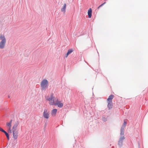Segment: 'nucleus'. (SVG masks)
Returning a JSON list of instances; mask_svg holds the SVG:
<instances>
[{"mask_svg": "<svg viewBox=\"0 0 148 148\" xmlns=\"http://www.w3.org/2000/svg\"><path fill=\"white\" fill-rule=\"evenodd\" d=\"M48 82L47 80L44 79L42 80L40 83V87L42 90H46L48 87Z\"/></svg>", "mask_w": 148, "mask_h": 148, "instance_id": "1", "label": "nucleus"}, {"mask_svg": "<svg viewBox=\"0 0 148 148\" xmlns=\"http://www.w3.org/2000/svg\"><path fill=\"white\" fill-rule=\"evenodd\" d=\"M0 39L1 41L0 42V49H3L4 48L6 42V39L4 36H0Z\"/></svg>", "mask_w": 148, "mask_h": 148, "instance_id": "2", "label": "nucleus"}, {"mask_svg": "<svg viewBox=\"0 0 148 148\" xmlns=\"http://www.w3.org/2000/svg\"><path fill=\"white\" fill-rule=\"evenodd\" d=\"M125 138L124 136H121L120 137L118 143V145L119 147L120 148L123 145V141Z\"/></svg>", "mask_w": 148, "mask_h": 148, "instance_id": "3", "label": "nucleus"}, {"mask_svg": "<svg viewBox=\"0 0 148 148\" xmlns=\"http://www.w3.org/2000/svg\"><path fill=\"white\" fill-rule=\"evenodd\" d=\"M49 113L47 109H45L43 113V116L46 119H48L49 117Z\"/></svg>", "mask_w": 148, "mask_h": 148, "instance_id": "4", "label": "nucleus"}, {"mask_svg": "<svg viewBox=\"0 0 148 148\" xmlns=\"http://www.w3.org/2000/svg\"><path fill=\"white\" fill-rule=\"evenodd\" d=\"M54 105L55 106H57L58 107L61 108L63 107V104L62 103H61L60 101L57 100L55 103Z\"/></svg>", "mask_w": 148, "mask_h": 148, "instance_id": "5", "label": "nucleus"}, {"mask_svg": "<svg viewBox=\"0 0 148 148\" xmlns=\"http://www.w3.org/2000/svg\"><path fill=\"white\" fill-rule=\"evenodd\" d=\"M13 135L14 138L16 139L17 138L18 132L16 130H12Z\"/></svg>", "mask_w": 148, "mask_h": 148, "instance_id": "6", "label": "nucleus"}, {"mask_svg": "<svg viewBox=\"0 0 148 148\" xmlns=\"http://www.w3.org/2000/svg\"><path fill=\"white\" fill-rule=\"evenodd\" d=\"M19 124V122L18 121L16 122L14 125L13 126L12 130H16L17 127Z\"/></svg>", "mask_w": 148, "mask_h": 148, "instance_id": "7", "label": "nucleus"}, {"mask_svg": "<svg viewBox=\"0 0 148 148\" xmlns=\"http://www.w3.org/2000/svg\"><path fill=\"white\" fill-rule=\"evenodd\" d=\"M114 97V96L112 95H110L107 100V102H112V99H113Z\"/></svg>", "mask_w": 148, "mask_h": 148, "instance_id": "8", "label": "nucleus"}, {"mask_svg": "<svg viewBox=\"0 0 148 148\" xmlns=\"http://www.w3.org/2000/svg\"><path fill=\"white\" fill-rule=\"evenodd\" d=\"M88 18H91L92 15V10L91 8H89V9L88 10Z\"/></svg>", "mask_w": 148, "mask_h": 148, "instance_id": "9", "label": "nucleus"}, {"mask_svg": "<svg viewBox=\"0 0 148 148\" xmlns=\"http://www.w3.org/2000/svg\"><path fill=\"white\" fill-rule=\"evenodd\" d=\"M124 126H122L120 130L121 133L120 134L121 135V136H123V135L124 134Z\"/></svg>", "mask_w": 148, "mask_h": 148, "instance_id": "10", "label": "nucleus"}, {"mask_svg": "<svg viewBox=\"0 0 148 148\" xmlns=\"http://www.w3.org/2000/svg\"><path fill=\"white\" fill-rule=\"evenodd\" d=\"M66 5V3H65L64 4L62 8H61V10L62 12H63L64 13L65 12Z\"/></svg>", "mask_w": 148, "mask_h": 148, "instance_id": "11", "label": "nucleus"}, {"mask_svg": "<svg viewBox=\"0 0 148 148\" xmlns=\"http://www.w3.org/2000/svg\"><path fill=\"white\" fill-rule=\"evenodd\" d=\"M107 103H108L107 107L108 109V110H110L112 108V107L113 106V104L112 102H107Z\"/></svg>", "mask_w": 148, "mask_h": 148, "instance_id": "12", "label": "nucleus"}, {"mask_svg": "<svg viewBox=\"0 0 148 148\" xmlns=\"http://www.w3.org/2000/svg\"><path fill=\"white\" fill-rule=\"evenodd\" d=\"M57 111V110L56 109H54L51 111V114L52 115H55Z\"/></svg>", "mask_w": 148, "mask_h": 148, "instance_id": "13", "label": "nucleus"}, {"mask_svg": "<svg viewBox=\"0 0 148 148\" xmlns=\"http://www.w3.org/2000/svg\"><path fill=\"white\" fill-rule=\"evenodd\" d=\"M53 93H51L50 97L47 100L49 101H50L51 100H53Z\"/></svg>", "mask_w": 148, "mask_h": 148, "instance_id": "14", "label": "nucleus"}, {"mask_svg": "<svg viewBox=\"0 0 148 148\" xmlns=\"http://www.w3.org/2000/svg\"><path fill=\"white\" fill-rule=\"evenodd\" d=\"M4 133L5 134L7 138V139L9 140L10 139V136L8 134L7 132L5 131Z\"/></svg>", "mask_w": 148, "mask_h": 148, "instance_id": "15", "label": "nucleus"}, {"mask_svg": "<svg viewBox=\"0 0 148 148\" xmlns=\"http://www.w3.org/2000/svg\"><path fill=\"white\" fill-rule=\"evenodd\" d=\"M73 49H71L68 50L67 53L69 55L71 53L73 52Z\"/></svg>", "mask_w": 148, "mask_h": 148, "instance_id": "16", "label": "nucleus"}, {"mask_svg": "<svg viewBox=\"0 0 148 148\" xmlns=\"http://www.w3.org/2000/svg\"><path fill=\"white\" fill-rule=\"evenodd\" d=\"M6 126L8 127L9 128H10L11 127V124L8 122H7L6 123Z\"/></svg>", "mask_w": 148, "mask_h": 148, "instance_id": "17", "label": "nucleus"}, {"mask_svg": "<svg viewBox=\"0 0 148 148\" xmlns=\"http://www.w3.org/2000/svg\"><path fill=\"white\" fill-rule=\"evenodd\" d=\"M102 120L104 122H106L107 121V118L105 116H103L102 118Z\"/></svg>", "mask_w": 148, "mask_h": 148, "instance_id": "18", "label": "nucleus"}, {"mask_svg": "<svg viewBox=\"0 0 148 148\" xmlns=\"http://www.w3.org/2000/svg\"><path fill=\"white\" fill-rule=\"evenodd\" d=\"M52 101H51L50 102L49 104L50 105H54L55 103H54V99H53V100H52Z\"/></svg>", "mask_w": 148, "mask_h": 148, "instance_id": "19", "label": "nucleus"}, {"mask_svg": "<svg viewBox=\"0 0 148 148\" xmlns=\"http://www.w3.org/2000/svg\"><path fill=\"white\" fill-rule=\"evenodd\" d=\"M127 124V122L125 121H124V123L123 124V125L122 126H124V128L125 127V126Z\"/></svg>", "mask_w": 148, "mask_h": 148, "instance_id": "20", "label": "nucleus"}, {"mask_svg": "<svg viewBox=\"0 0 148 148\" xmlns=\"http://www.w3.org/2000/svg\"><path fill=\"white\" fill-rule=\"evenodd\" d=\"M0 131L4 133L5 131L3 130L2 128L0 127Z\"/></svg>", "mask_w": 148, "mask_h": 148, "instance_id": "21", "label": "nucleus"}, {"mask_svg": "<svg viewBox=\"0 0 148 148\" xmlns=\"http://www.w3.org/2000/svg\"><path fill=\"white\" fill-rule=\"evenodd\" d=\"M8 131L9 132H10V133H12V130L11 129V127L10 128H9Z\"/></svg>", "mask_w": 148, "mask_h": 148, "instance_id": "22", "label": "nucleus"}, {"mask_svg": "<svg viewBox=\"0 0 148 148\" xmlns=\"http://www.w3.org/2000/svg\"><path fill=\"white\" fill-rule=\"evenodd\" d=\"M106 3V2H105L104 3H103L102 4H101V5H100L99 6V7H101L103 6L105 3Z\"/></svg>", "mask_w": 148, "mask_h": 148, "instance_id": "23", "label": "nucleus"}, {"mask_svg": "<svg viewBox=\"0 0 148 148\" xmlns=\"http://www.w3.org/2000/svg\"><path fill=\"white\" fill-rule=\"evenodd\" d=\"M69 55V54H68V53H66V54L65 55V58H67V57L68 56V55Z\"/></svg>", "mask_w": 148, "mask_h": 148, "instance_id": "24", "label": "nucleus"}, {"mask_svg": "<svg viewBox=\"0 0 148 148\" xmlns=\"http://www.w3.org/2000/svg\"><path fill=\"white\" fill-rule=\"evenodd\" d=\"M12 120L11 119L10 120V122H9V123H10L11 124H12Z\"/></svg>", "mask_w": 148, "mask_h": 148, "instance_id": "25", "label": "nucleus"}, {"mask_svg": "<svg viewBox=\"0 0 148 148\" xmlns=\"http://www.w3.org/2000/svg\"><path fill=\"white\" fill-rule=\"evenodd\" d=\"M100 7H99V6H98V8H97V9H99Z\"/></svg>", "mask_w": 148, "mask_h": 148, "instance_id": "26", "label": "nucleus"}, {"mask_svg": "<svg viewBox=\"0 0 148 148\" xmlns=\"http://www.w3.org/2000/svg\"><path fill=\"white\" fill-rule=\"evenodd\" d=\"M112 148H114V146H112Z\"/></svg>", "mask_w": 148, "mask_h": 148, "instance_id": "27", "label": "nucleus"}, {"mask_svg": "<svg viewBox=\"0 0 148 148\" xmlns=\"http://www.w3.org/2000/svg\"><path fill=\"white\" fill-rule=\"evenodd\" d=\"M8 98H10V97L9 96H8Z\"/></svg>", "mask_w": 148, "mask_h": 148, "instance_id": "28", "label": "nucleus"}, {"mask_svg": "<svg viewBox=\"0 0 148 148\" xmlns=\"http://www.w3.org/2000/svg\"><path fill=\"white\" fill-rule=\"evenodd\" d=\"M97 53H98V54H99V53L97 51Z\"/></svg>", "mask_w": 148, "mask_h": 148, "instance_id": "29", "label": "nucleus"}]
</instances>
